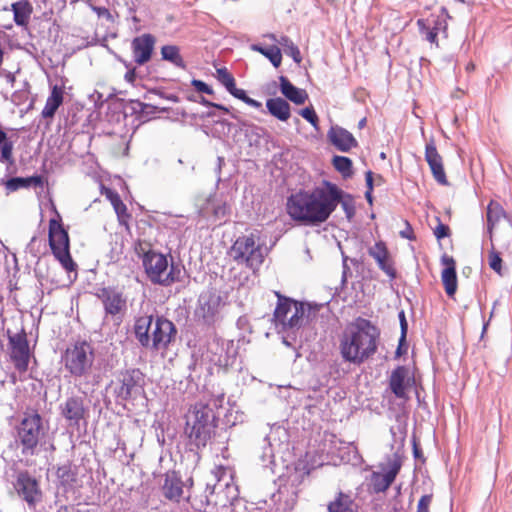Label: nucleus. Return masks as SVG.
Instances as JSON below:
<instances>
[{
	"label": "nucleus",
	"instance_id": "obj_19",
	"mask_svg": "<svg viewBox=\"0 0 512 512\" xmlns=\"http://www.w3.org/2000/svg\"><path fill=\"white\" fill-rule=\"evenodd\" d=\"M156 38L150 33L135 37L131 42L134 62L137 65H144L152 58Z\"/></svg>",
	"mask_w": 512,
	"mask_h": 512
},
{
	"label": "nucleus",
	"instance_id": "obj_39",
	"mask_svg": "<svg viewBox=\"0 0 512 512\" xmlns=\"http://www.w3.org/2000/svg\"><path fill=\"white\" fill-rule=\"evenodd\" d=\"M14 140L0 127V160H12Z\"/></svg>",
	"mask_w": 512,
	"mask_h": 512
},
{
	"label": "nucleus",
	"instance_id": "obj_64",
	"mask_svg": "<svg viewBox=\"0 0 512 512\" xmlns=\"http://www.w3.org/2000/svg\"><path fill=\"white\" fill-rule=\"evenodd\" d=\"M5 78H6L7 83H9L11 85V87H14V84L16 82L15 74L11 73V72H7L5 75Z\"/></svg>",
	"mask_w": 512,
	"mask_h": 512
},
{
	"label": "nucleus",
	"instance_id": "obj_63",
	"mask_svg": "<svg viewBox=\"0 0 512 512\" xmlns=\"http://www.w3.org/2000/svg\"><path fill=\"white\" fill-rule=\"evenodd\" d=\"M229 110H230V112H223V113L224 114H229L230 117L232 119H234L235 121L241 118L240 111H238V110H236L234 108H229Z\"/></svg>",
	"mask_w": 512,
	"mask_h": 512
},
{
	"label": "nucleus",
	"instance_id": "obj_60",
	"mask_svg": "<svg viewBox=\"0 0 512 512\" xmlns=\"http://www.w3.org/2000/svg\"><path fill=\"white\" fill-rule=\"evenodd\" d=\"M136 77H137V71H136V67H133V68H129L126 73H125V80L129 83H134V81L136 80Z\"/></svg>",
	"mask_w": 512,
	"mask_h": 512
},
{
	"label": "nucleus",
	"instance_id": "obj_33",
	"mask_svg": "<svg viewBox=\"0 0 512 512\" xmlns=\"http://www.w3.org/2000/svg\"><path fill=\"white\" fill-rule=\"evenodd\" d=\"M206 205V209L211 210L217 220H222L230 214V206L222 196H210L207 199Z\"/></svg>",
	"mask_w": 512,
	"mask_h": 512
},
{
	"label": "nucleus",
	"instance_id": "obj_53",
	"mask_svg": "<svg viewBox=\"0 0 512 512\" xmlns=\"http://www.w3.org/2000/svg\"><path fill=\"white\" fill-rule=\"evenodd\" d=\"M425 160H441L433 142L427 143L425 147Z\"/></svg>",
	"mask_w": 512,
	"mask_h": 512
},
{
	"label": "nucleus",
	"instance_id": "obj_21",
	"mask_svg": "<svg viewBox=\"0 0 512 512\" xmlns=\"http://www.w3.org/2000/svg\"><path fill=\"white\" fill-rule=\"evenodd\" d=\"M369 255L375 259L378 267L390 278L394 280L397 277V271L393 261L390 259L388 249L384 242H376L369 248Z\"/></svg>",
	"mask_w": 512,
	"mask_h": 512
},
{
	"label": "nucleus",
	"instance_id": "obj_27",
	"mask_svg": "<svg viewBox=\"0 0 512 512\" xmlns=\"http://www.w3.org/2000/svg\"><path fill=\"white\" fill-rule=\"evenodd\" d=\"M328 512H357L358 505L352 496L343 491H339L335 498L327 505Z\"/></svg>",
	"mask_w": 512,
	"mask_h": 512
},
{
	"label": "nucleus",
	"instance_id": "obj_12",
	"mask_svg": "<svg viewBox=\"0 0 512 512\" xmlns=\"http://www.w3.org/2000/svg\"><path fill=\"white\" fill-rule=\"evenodd\" d=\"M222 305V297L215 289L202 291L197 299L193 314L195 322L207 329L214 330L222 319Z\"/></svg>",
	"mask_w": 512,
	"mask_h": 512
},
{
	"label": "nucleus",
	"instance_id": "obj_49",
	"mask_svg": "<svg viewBox=\"0 0 512 512\" xmlns=\"http://www.w3.org/2000/svg\"><path fill=\"white\" fill-rule=\"evenodd\" d=\"M191 85L195 88V90L199 93H204V94H208V95H211L213 94V89L210 85H208L207 83H205L204 81L202 80H199V79H193L191 81Z\"/></svg>",
	"mask_w": 512,
	"mask_h": 512
},
{
	"label": "nucleus",
	"instance_id": "obj_3",
	"mask_svg": "<svg viewBox=\"0 0 512 512\" xmlns=\"http://www.w3.org/2000/svg\"><path fill=\"white\" fill-rule=\"evenodd\" d=\"M379 339L380 329L359 316L346 326L340 337V355L345 362L360 366L377 352Z\"/></svg>",
	"mask_w": 512,
	"mask_h": 512
},
{
	"label": "nucleus",
	"instance_id": "obj_22",
	"mask_svg": "<svg viewBox=\"0 0 512 512\" xmlns=\"http://www.w3.org/2000/svg\"><path fill=\"white\" fill-rule=\"evenodd\" d=\"M400 468L401 462L398 459H394L388 463V469L385 473H373L371 482L374 492H385L394 482Z\"/></svg>",
	"mask_w": 512,
	"mask_h": 512
},
{
	"label": "nucleus",
	"instance_id": "obj_43",
	"mask_svg": "<svg viewBox=\"0 0 512 512\" xmlns=\"http://www.w3.org/2000/svg\"><path fill=\"white\" fill-rule=\"evenodd\" d=\"M430 166L434 179L443 186H448L449 182L446 177L443 162H427Z\"/></svg>",
	"mask_w": 512,
	"mask_h": 512
},
{
	"label": "nucleus",
	"instance_id": "obj_5",
	"mask_svg": "<svg viewBox=\"0 0 512 512\" xmlns=\"http://www.w3.org/2000/svg\"><path fill=\"white\" fill-rule=\"evenodd\" d=\"M200 501L205 510L209 508V512H240L239 508L243 506L238 487L231 477L207 482Z\"/></svg>",
	"mask_w": 512,
	"mask_h": 512
},
{
	"label": "nucleus",
	"instance_id": "obj_32",
	"mask_svg": "<svg viewBox=\"0 0 512 512\" xmlns=\"http://www.w3.org/2000/svg\"><path fill=\"white\" fill-rule=\"evenodd\" d=\"M63 103V91L61 88L54 86L49 97L46 100V104L42 110V117L45 119L53 118L58 108Z\"/></svg>",
	"mask_w": 512,
	"mask_h": 512
},
{
	"label": "nucleus",
	"instance_id": "obj_36",
	"mask_svg": "<svg viewBox=\"0 0 512 512\" xmlns=\"http://www.w3.org/2000/svg\"><path fill=\"white\" fill-rule=\"evenodd\" d=\"M162 60L173 64L175 67L185 69L186 63L180 54V48L176 45H164L161 47Z\"/></svg>",
	"mask_w": 512,
	"mask_h": 512
},
{
	"label": "nucleus",
	"instance_id": "obj_10",
	"mask_svg": "<svg viewBox=\"0 0 512 512\" xmlns=\"http://www.w3.org/2000/svg\"><path fill=\"white\" fill-rule=\"evenodd\" d=\"M94 360V348L87 341L75 342L65 350L62 356L65 369L75 378L88 376Z\"/></svg>",
	"mask_w": 512,
	"mask_h": 512
},
{
	"label": "nucleus",
	"instance_id": "obj_47",
	"mask_svg": "<svg viewBox=\"0 0 512 512\" xmlns=\"http://www.w3.org/2000/svg\"><path fill=\"white\" fill-rule=\"evenodd\" d=\"M436 221L438 224L434 228V235L437 238V240L449 237L451 235V230L449 226L442 223L439 217H436Z\"/></svg>",
	"mask_w": 512,
	"mask_h": 512
},
{
	"label": "nucleus",
	"instance_id": "obj_9",
	"mask_svg": "<svg viewBox=\"0 0 512 512\" xmlns=\"http://www.w3.org/2000/svg\"><path fill=\"white\" fill-rule=\"evenodd\" d=\"M58 219L52 218L49 221L48 240L51 252L56 260L67 272H74L77 277V264L70 253V238L68 231L64 228L60 215Z\"/></svg>",
	"mask_w": 512,
	"mask_h": 512
},
{
	"label": "nucleus",
	"instance_id": "obj_59",
	"mask_svg": "<svg viewBox=\"0 0 512 512\" xmlns=\"http://www.w3.org/2000/svg\"><path fill=\"white\" fill-rule=\"evenodd\" d=\"M407 352V345H406V340L405 341H401V337L399 338V343H398V346H397V349L395 351V357L396 358H399L401 357L403 354H405Z\"/></svg>",
	"mask_w": 512,
	"mask_h": 512
},
{
	"label": "nucleus",
	"instance_id": "obj_42",
	"mask_svg": "<svg viewBox=\"0 0 512 512\" xmlns=\"http://www.w3.org/2000/svg\"><path fill=\"white\" fill-rule=\"evenodd\" d=\"M216 78L219 83L225 87L227 92H229L236 85L234 76L228 71L226 67L218 68L216 70Z\"/></svg>",
	"mask_w": 512,
	"mask_h": 512
},
{
	"label": "nucleus",
	"instance_id": "obj_30",
	"mask_svg": "<svg viewBox=\"0 0 512 512\" xmlns=\"http://www.w3.org/2000/svg\"><path fill=\"white\" fill-rule=\"evenodd\" d=\"M11 10L13 19L17 26H27L33 12L32 4L28 0H21L12 3Z\"/></svg>",
	"mask_w": 512,
	"mask_h": 512
},
{
	"label": "nucleus",
	"instance_id": "obj_56",
	"mask_svg": "<svg viewBox=\"0 0 512 512\" xmlns=\"http://www.w3.org/2000/svg\"><path fill=\"white\" fill-rule=\"evenodd\" d=\"M404 223H405V229L401 230L399 232L400 237H402L404 239H408V240H415L416 236L414 234L411 224L407 220H405Z\"/></svg>",
	"mask_w": 512,
	"mask_h": 512
},
{
	"label": "nucleus",
	"instance_id": "obj_52",
	"mask_svg": "<svg viewBox=\"0 0 512 512\" xmlns=\"http://www.w3.org/2000/svg\"><path fill=\"white\" fill-rule=\"evenodd\" d=\"M29 92L26 89H20L17 91H14L11 96V101L15 105H21L28 99Z\"/></svg>",
	"mask_w": 512,
	"mask_h": 512
},
{
	"label": "nucleus",
	"instance_id": "obj_8",
	"mask_svg": "<svg viewBox=\"0 0 512 512\" xmlns=\"http://www.w3.org/2000/svg\"><path fill=\"white\" fill-rule=\"evenodd\" d=\"M275 295L277 297L273 314L275 326L283 332L298 330L302 326L305 307L310 305L284 296L279 291H276Z\"/></svg>",
	"mask_w": 512,
	"mask_h": 512
},
{
	"label": "nucleus",
	"instance_id": "obj_31",
	"mask_svg": "<svg viewBox=\"0 0 512 512\" xmlns=\"http://www.w3.org/2000/svg\"><path fill=\"white\" fill-rule=\"evenodd\" d=\"M44 186V178L41 175H33L30 177H12L7 180L6 187L10 191H16L20 188L40 187Z\"/></svg>",
	"mask_w": 512,
	"mask_h": 512
},
{
	"label": "nucleus",
	"instance_id": "obj_29",
	"mask_svg": "<svg viewBox=\"0 0 512 512\" xmlns=\"http://www.w3.org/2000/svg\"><path fill=\"white\" fill-rule=\"evenodd\" d=\"M331 186L336 190V201L333 205V212L336 210L337 206L341 204V207L346 215V218L351 221L356 213L355 201L351 194L344 192L341 188H339L336 184L331 182Z\"/></svg>",
	"mask_w": 512,
	"mask_h": 512
},
{
	"label": "nucleus",
	"instance_id": "obj_28",
	"mask_svg": "<svg viewBox=\"0 0 512 512\" xmlns=\"http://www.w3.org/2000/svg\"><path fill=\"white\" fill-rule=\"evenodd\" d=\"M266 109L271 116L282 122H286L291 116L289 103L281 97L267 99Z\"/></svg>",
	"mask_w": 512,
	"mask_h": 512
},
{
	"label": "nucleus",
	"instance_id": "obj_48",
	"mask_svg": "<svg viewBox=\"0 0 512 512\" xmlns=\"http://www.w3.org/2000/svg\"><path fill=\"white\" fill-rule=\"evenodd\" d=\"M433 500V494H425L421 496L418 501L417 511L416 512H430V505Z\"/></svg>",
	"mask_w": 512,
	"mask_h": 512
},
{
	"label": "nucleus",
	"instance_id": "obj_57",
	"mask_svg": "<svg viewBox=\"0 0 512 512\" xmlns=\"http://www.w3.org/2000/svg\"><path fill=\"white\" fill-rule=\"evenodd\" d=\"M398 317L400 321L401 341H405L408 331V323L404 311H400Z\"/></svg>",
	"mask_w": 512,
	"mask_h": 512
},
{
	"label": "nucleus",
	"instance_id": "obj_13",
	"mask_svg": "<svg viewBox=\"0 0 512 512\" xmlns=\"http://www.w3.org/2000/svg\"><path fill=\"white\" fill-rule=\"evenodd\" d=\"M255 235L240 236L230 248V256L238 264H245L253 271L257 270L264 261L262 246L256 244Z\"/></svg>",
	"mask_w": 512,
	"mask_h": 512
},
{
	"label": "nucleus",
	"instance_id": "obj_26",
	"mask_svg": "<svg viewBox=\"0 0 512 512\" xmlns=\"http://www.w3.org/2000/svg\"><path fill=\"white\" fill-rule=\"evenodd\" d=\"M279 88L282 95L296 105H302L308 100L306 90L296 87L286 76L279 77Z\"/></svg>",
	"mask_w": 512,
	"mask_h": 512
},
{
	"label": "nucleus",
	"instance_id": "obj_41",
	"mask_svg": "<svg viewBox=\"0 0 512 512\" xmlns=\"http://www.w3.org/2000/svg\"><path fill=\"white\" fill-rule=\"evenodd\" d=\"M233 97L243 101L250 107L255 109H262V103L249 97L244 89L237 88L236 85L228 92Z\"/></svg>",
	"mask_w": 512,
	"mask_h": 512
},
{
	"label": "nucleus",
	"instance_id": "obj_15",
	"mask_svg": "<svg viewBox=\"0 0 512 512\" xmlns=\"http://www.w3.org/2000/svg\"><path fill=\"white\" fill-rule=\"evenodd\" d=\"M193 486L192 477L183 480L180 471L169 470L165 473L164 483L161 487L163 496L174 502H179L182 498L191 497L190 489Z\"/></svg>",
	"mask_w": 512,
	"mask_h": 512
},
{
	"label": "nucleus",
	"instance_id": "obj_51",
	"mask_svg": "<svg viewBox=\"0 0 512 512\" xmlns=\"http://www.w3.org/2000/svg\"><path fill=\"white\" fill-rule=\"evenodd\" d=\"M299 114L309 123L313 121H319V117L312 105L301 109Z\"/></svg>",
	"mask_w": 512,
	"mask_h": 512
},
{
	"label": "nucleus",
	"instance_id": "obj_55",
	"mask_svg": "<svg viewBox=\"0 0 512 512\" xmlns=\"http://www.w3.org/2000/svg\"><path fill=\"white\" fill-rule=\"evenodd\" d=\"M336 170L341 172L344 176H349L352 171L353 162H332Z\"/></svg>",
	"mask_w": 512,
	"mask_h": 512
},
{
	"label": "nucleus",
	"instance_id": "obj_50",
	"mask_svg": "<svg viewBox=\"0 0 512 512\" xmlns=\"http://www.w3.org/2000/svg\"><path fill=\"white\" fill-rule=\"evenodd\" d=\"M90 8L97 14L99 18H105L109 22H114V17L106 7L96 6L90 4Z\"/></svg>",
	"mask_w": 512,
	"mask_h": 512
},
{
	"label": "nucleus",
	"instance_id": "obj_4",
	"mask_svg": "<svg viewBox=\"0 0 512 512\" xmlns=\"http://www.w3.org/2000/svg\"><path fill=\"white\" fill-rule=\"evenodd\" d=\"M133 333L142 348L160 351L176 341L177 328L164 316L142 315L135 319Z\"/></svg>",
	"mask_w": 512,
	"mask_h": 512
},
{
	"label": "nucleus",
	"instance_id": "obj_11",
	"mask_svg": "<svg viewBox=\"0 0 512 512\" xmlns=\"http://www.w3.org/2000/svg\"><path fill=\"white\" fill-rule=\"evenodd\" d=\"M113 394L118 403L135 401L145 395V374L138 368L121 370L116 376Z\"/></svg>",
	"mask_w": 512,
	"mask_h": 512
},
{
	"label": "nucleus",
	"instance_id": "obj_46",
	"mask_svg": "<svg viewBox=\"0 0 512 512\" xmlns=\"http://www.w3.org/2000/svg\"><path fill=\"white\" fill-rule=\"evenodd\" d=\"M131 104H132V110L135 113L148 114V113H150L149 111H147L148 109L152 110L151 112H155L157 110L165 111V109H159L158 107H156L154 105L146 104L139 100L132 101Z\"/></svg>",
	"mask_w": 512,
	"mask_h": 512
},
{
	"label": "nucleus",
	"instance_id": "obj_16",
	"mask_svg": "<svg viewBox=\"0 0 512 512\" xmlns=\"http://www.w3.org/2000/svg\"><path fill=\"white\" fill-rule=\"evenodd\" d=\"M7 333L8 344L11 349V359L15 368L19 372H25L28 369L30 359V348L27 333L24 328L16 334H11L9 330Z\"/></svg>",
	"mask_w": 512,
	"mask_h": 512
},
{
	"label": "nucleus",
	"instance_id": "obj_17",
	"mask_svg": "<svg viewBox=\"0 0 512 512\" xmlns=\"http://www.w3.org/2000/svg\"><path fill=\"white\" fill-rule=\"evenodd\" d=\"M61 416L70 426H79L81 421L86 422L89 408L85 405V399L79 395L68 397L59 406Z\"/></svg>",
	"mask_w": 512,
	"mask_h": 512
},
{
	"label": "nucleus",
	"instance_id": "obj_61",
	"mask_svg": "<svg viewBox=\"0 0 512 512\" xmlns=\"http://www.w3.org/2000/svg\"><path fill=\"white\" fill-rule=\"evenodd\" d=\"M365 182H366L367 190L373 191L374 180H373V172L371 170H368L365 173Z\"/></svg>",
	"mask_w": 512,
	"mask_h": 512
},
{
	"label": "nucleus",
	"instance_id": "obj_44",
	"mask_svg": "<svg viewBox=\"0 0 512 512\" xmlns=\"http://www.w3.org/2000/svg\"><path fill=\"white\" fill-rule=\"evenodd\" d=\"M417 25H418L420 33L422 35H425V39L427 41H429L430 43H437V36H438V27L437 26L430 28L426 24V20H424V19H418Z\"/></svg>",
	"mask_w": 512,
	"mask_h": 512
},
{
	"label": "nucleus",
	"instance_id": "obj_7",
	"mask_svg": "<svg viewBox=\"0 0 512 512\" xmlns=\"http://www.w3.org/2000/svg\"><path fill=\"white\" fill-rule=\"evenodd\" d=\"M16 442L21 446L22 455L33 456L38 446L46 444L49 426L37 410H27L15 427Z\"/></svg>",
	"mask_w": 512,
	"mask_h": 512
},
{
	"label": "nucleus",
	"instance_id": "obj_45",
	"mask_svg": "<svg viewBox=\"0 0 512 512\" xmlns=\"http://www.w3.org/2000/svg\"><path fill=\"white\" fill-rule=\"evenodd\" d=\"M502 258L500 256V253L492 249L488 254V263L489 267L495 271L500 276L503 275L502 272Z\"/></svg>",
	"mask_w": 512,
	"mask_h": 512
},
{
	"label": "nucleus",
	"instance_id": "obj_35",
	"mask_svg": "<svg viewBox=\"0 0 512 512\" xmlns=\"http://www.w3.org/2000/svg\"><path fill=\"white\" fill-rule=\"evenodd\" d=\"M250 49L265 56L275 68L281 65L282 53L279 47L275 45L264 47L261 44L255 43L250 45Z\"/></svg>",
	"mask_w": 512,
	"mask_h": 512
},
{
	"label": "nucleus",
	"instance_id": "obj_54",
	"mask_svg": "<svg viewBox=\"0 0 512 512\" xmlns=\"http://www.w3.org/2000/svg\"><path fill=\"white\" fill-rule=\"evenodd\" d=\"M198 103L204 105V106H207V107H211V108H214V109H217V110H220L222 112H230L229 110V107H226L222 104H218V103H214V102H211L209 100H207L205 97L203 96H199L198 97Z\"/></svg>",
	"mask_w": 512,
	"mask_h": 512
},
{
	"label": "nucleus",
	"instance_id": "obj_25",
	"mask_svg": "<svg viewBox=\"0 0 512 512\" xmlns=\"http://www.w3.org/2000/svg\"><path fill=\"white\" fill-rule=\"evenodd\" d=\"M56 477L59 482V487H61L64 492L71 491L75 488L78 480V468L73 465L71 461H66L57 466Z\"/></svg>",
	"mask_w": 512,
	"mask_h": 512
},
{
	"label": "nucleus",
	"instance_id": "obj_38",
	"mask_svg": "<svg viewBox=\"0 0 512 512\" xmlns=\"http://www.w3.org/2000/svg\"><path fill=\"white\" fill-rule=\"evenodd\" d=\"M218 123L227 126L228 133L234 131L237 132H243L245 136H248L249 133H253L254 130H257L258 127L254 124L248 122L247 120L243 119L242 117L235 122H228L227 120H218Z\"/></svg>",
	"mask_w": 512,
	"mask_h": 512
},
{
	"label": "nucleus",
	"instance_id": "obj_20",
	"mask_svg": "<svg viewBox=\"0 0 512 512\" xmlns=\"http://www.w3.org/2000/svg\"><path fill=\"white\" fill-rule=\"evenodd\" d=\"M327 139L331 145L341 152H348L358 145L353 134L339 125L330 127L327 132Z\"/></svg>",
	"mask_w": 512,
	"mask_h": 512
},
{
	"label": "nucleus",
	"instance_id": "obj_34",
	"mask_svg": "<svg viewBox=\"0 0 512 512\" xmlns=\"http://www.w3.org/2000/svg\"><path fill=\"white\" fill-rule=\"evenodd\" d=\"M502 218H506L509 222H512L511 219L508 218L502 205L497 201L491 200L487 206V228L490 233Z\"/></svg>",
	"mask_w": 512,
	"mask_h": 512
},
{
	"label": "nucleus",
	"instance_id": "obj_37",
	"mask_svg": "<svg viewBox=\"0 0 512 512\" xmlns=\"http://www.w3.org/2000/svg\"><path fill=\"white\" fill-rule=\"evenodd\" d=\"M106 197L109 199L110 203L112 204L115 210V213L117 214V217L121 222L124 219H128L131 217V215L128 213L126 205L123 203L119 194L116 191L112 189H107Z\"/></svg>",
	"mask_w": 512,
	"mask_h": 512
},
{
	"label": "nucleus",
	"instance_id": "obj_58",
	"mask_svg": "<svg viewBox=\"0 0 512 512\" xmlns=\"http://www.w3.org/2000/svg\"><path fill=\"white\" fill-rule=\"evenodd\" d=\"M152 93H155V94L159 95L161 98L169 100L174 103L180 102V98L176 94H173V93H165L162 91H153Z\"/></svg>",
	"mask_w": 512,
	"mask_h": 512
},
{
	"label": "nucleus",
	"instance_id": "obj_2",
	"mask_svg": "<svg viewBox=\"0 0 512 512\" xmlns=\"http://www.w3.org/2000/svg\"><path fill=\"white\" fill-rule=\"evenodd\" d=\"M336 190L331 182L324 180L312 190L301 189L287 198L286 210L292 220L308 225L318 226L326 222L333 213Z\"/></svg>",
	"mask_w": 512,
	"mask_h": 512
},
{
	"label": "nucleus",
	"instance_id": "obj_62",
	"mask_svg": "<svg viewBox=\"0 0 512 512\" xmlns=\"http://www.w3.org/2000/svg\"><path fill=\"white\" fill-rule=\"evenodd\" d=\"M347 259H348L347 256H343V273H342V278H341L342 285H345V283L347 281V273L350 271V268L347 265Z\"/></svg>",
	"mask_w": 512,
	"mask_h": 512
},
{
	"label": "nucleus",
	"instance_id": "obj_18",
	"mask_svg": "<svg viewBox=\"0 0 512 512\" xmlns=\"http://www.w3.org/2000/svg\"><path fill=\"white\" fill-rule=\"evenodd\" d=\"M95 296L102 302L106 315L115 316L126 308V298L116 287L99 288Z\"/></svg>",
	"mask_w": 512,
	"mask_h": 512
},
{
	"label": "nucleus",
	"instance_id": "obj_14",
	"mask_svg": "<svg viewBox=\"0 0 512 512\" xmlns=\"http://www.w3.org/2000/svg\"><path fill=\"white\" fill-rule=\"evenodd\" d=\"M13 488L29 509H36L37 505L43 500V492L40 480L37 479L29 470H16L12 481Z\"/></svg>",
	"mask_w": 512,
	"mask_h": 512
},
{
	"label": "nucleus",
	"instance_id": "obj_24",
	"mask_svg": "<svg viewBox=\"0 0 512 512\" xmlns=\"http://www.w3.org/2000/svg\"><path fill=\"white\" fill-rule=\"evenodd\" d=\"M441 263L445 265L441 274L442 283L446 294L452 297L457 291L456 262L453 257L444 254L441 257Z\"/></svg>",
	"mask_w": 512,
	"mask_h": 512
},
{
	"label": "nucleus",
	"instance_id": "obj_23",
	"mask_svg": "<svg viewBox=\"0 0 512 512\" xmlns=\"http://www.w3.org/2000/svg\"><path fill=\"white\" fill-rule=\"evenodd\" d=\"M409 369L406 366H397L389 377V388L398 399H407V387L410 379L408 378Z\"/></svg>",
	"mask_w": 512,
	"mask_h": 512
},
{
	"label": "nucleus",
	"instance_id": "obj_1",
	"mask_svg": "<svg viewBox=\"0 0 512 512\" xmlns=\"http://www.w3.org/2000/svg\"><path fill=\"white\" fill-rule=\"evenodd\" d=\"M219 411L217 404L197 402L192 405L185 415L184 434L188 443L197 450L204 449L208 444L217 445L222 454L226 451L230 433L228 428L237 424V415L230 412L225 415L224 427L219 426Z\"/></svg>",
	"mask_w": 512,
	"mask_h": 512
},
{
	"label": "nucleus",
	"instance_id": "obj_40",
	"mask_svg": "<svg viewBox=\"0 0 512 512\" xmlns=\"http://www.w3.org/2000/svg\"><path fill=\"white\" fill-rule=\"evenodd\" d=\"M277 43L284 48L285 53L290 56L293 61L299 64L302 61V56L297 45L286 35L280 36Z\"/></svg>",
	"mask_w": 512,
	"mask_h": 512
},
{
	"label": "nucleus",
	"instance_id": "obj_6",
	"mask_svg": "<svg viewBox=\"0 0 512 512\" xmlns=\"http://www.w3.org/2000/svg\"><path fill=\"white\" fill-rule=\"evenodd\" d=\"M142 251V264L148 279L153 284L161 286H170L175 282H181L184 275V267L180 263H175L172 256L171 262H168L167 256L149 249L144 251L140 245V249L136 248V252L140 255Z\"/></svg>",
	"mask_w": 512,
	"mask_h": 512
}]
</instances>
